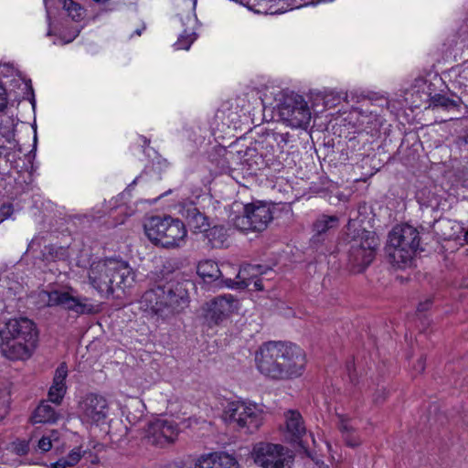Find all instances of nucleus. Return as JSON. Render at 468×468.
<instances>
[{
    "instance_id": "19",
    "label": "nucleus",
    "mask_w": 468,
    "mask_h": 468,
    "mask_svg": "<svg viewBox=\"0 0 468 468\" xmlns=\"http://www.w3.org/2000/svg\"><path fill=\"white\" fill-rule=\"evenodd\" d=\"M286 432L291 442L297 444L304 452L307 451V445L303 440L306 434V429L302 415L297 410H288L285 413Z\"/></svg>"
},
{
    "instance_id": "46",
    "label": "nucleus",
    "mask_w": 468,
    "mask_h": 468,
    "mask_svg": "<svg viewBox=\"0 0 468 468\" xmlns=\"http://www.w3.org/2000/svg\"><path fill=\"white\" fill-rule=\"evenodd\" d=\"M4 220H5V218H3L2 217H0V224H1Z\"/></svg>"
},
{
    "instance_id": "26",
    "label": "nucleus",
    "mask_w": 468,
    "mask_h": 468,
    "mask_svg": "<svg viewBox=\"0 0 468 468\" xmlns=\"http://www.w3.org/2000/svg\"><path fill=\"white\" fill-rule=\"evenodd\" d=\"M220 468H241L236 458L226 452H212Z\"/></svg>"
},
{
    "instance_id": "3",
    "label": "nucleus",
    "mask_w": 468,
    "mask_h": 468,
    "mask_svg": "<svg viewBox=\"0 0 468 468\" xmlns=\"http://www.w3.org/2000/svg\"><path fill=\"white\" fill-rule=\"evenodd\" d=\"M37 341V330L28 318L10 319L0 329L2 354L12 360L26 359L31 356Z\"/></svg>"
},
{
    "instance_id": "1",
    "label": "nucleus",
    "mask_w": 468,
    "mask_h": 468,
    "mask_svg": "<svg viewBox=\"0 0 468 468\" xmlns=\"http://www.w3.org/2000/svg\"><path fill=\"white\" fill-rule=\"evenodd\" d=\"M255 363L266 378L285 381L303 375L306 358L303 350L292 343L269 341L256 351Z\"/></svg>"
},
{
    "instance_id": "2",
    "label": "nucleus",
    "mask_w": 468,
    "mask_h": 468,
    "mask_svg": "<svg viewBox=\"0 0 468 468\" xmlns=\"http://www.w3.org/2000/svg\"><path fill=\"white\" fill-rule=\"evenodd\" d=\"M154 283L142 297L141 303L162 320L182 312L188 303V292L182 282L154 273Z\"/></svg>"
},
{
    "instance_id": "27",
    "label": "nucleus",
    "mask_w": 468,
    "mask_h": 468,
    "mask_svg": "<svg viewBox=\"0 0 468 468\" xmlns=\"http://www.w3.org/2000/svg\"><path fill=\"white\" fill-rule=\"evenodd\" d=\"M63 8L67 11L68 15L74 21H79L82 17V8L81 6L74 2L73 0H60Z\"/></svg>"
},
{
    "instance_id": "38",
    "label": "nucleus",
    "mask_w": 468,
    "mask_h": 468,
    "mask_svg": "<svg viewBox=\"0 0 468 468\" xmlns=\"http://www.w3.org/2000/svg\"><path fill=\"white\" fill-rule=\"evenodd\" d=\"M16 451L19 455H26L29 451V445L27 441H21L16 446Z\"/></svg>"
},
{
    "instance_id": "4",
    "label": "nucleus",
    "mask_w": 468,
    "mask_h": 468,
    "mask_svg": "<svg viewBox=\"0 0 468 468\" xmlns=\"http://www.w3.org/2000/svg\"><path fill=\"white\" fill-rule=\"evenodd\" d=\"M346 240L349 243L347 265L354 273L363 272L375 260L379 247L376 232L367 230L361 224L350 219L346 225Z\"/></svg>"
},
{
    "instance_id": "29",
    "label": "nucleus",
    "mask_w": 468,
    "mask_h": 468,
    "mask_svg": "<svg viewBox=\"0 0 468 468\" xmlns=\"http://www.w3.org/2000/svg\"><path fill=\"white\" fill-rule=\"evenodd\" d=\"M194 468H220L218 467L216 459L212 452L202 454L199 456L195 463Z\"/></svg>"
},
{
    "instance_id": "39",
    "label": "nucleus",
    "mask_w": 468,
    "mask_h": 468,
    "mask_svg": "<svg viewBox=\"0 0 468 468\" xmlns=\"http://www.w3.org/2000/svg\"><path fill=\"white\" fill-rule=\"evenodd\" d=\"M425 361L426 358L421 356L417 363L414 365L413 368L417 373H422L425 369Z\"/></svg>"
},
{
    "instance_id": "22",
    "label": "nucleus",
    "mask_w": 468,
    "mask_h": 468,
    "mask_svg": "<svg viewBox=\"0 0 468 468\" xmlns=\"http://www.w3.org/2000/svg\"><path fill=\"white\" fill-rule=\"evenodd\" d=\"M58 414L55 409L47 402H42L35 410L32 420L34 423H53L56 422Z\"/></svg>"
},
{
    "instance_id": "13",
    "label": "nucleus",
    "mask_w": 468,
    "mask_h": 468,
    "mask_svg": "<svg viewBox=\"0 0 468 468\" xmlns=\"http://www.w3.org/2000/svg\"><path fill=\"white\" fill-rule=\"evenodd\" d=\"M279 115L288 125L301 128L309 123L311 112L301 95L292 94L284 97L278 106Z\"/></svg>"
},
{
    "instance_id": "7",
    "label": "nucleus",
    "mask_w": 468,
    "mask_h": 468,
    "mask_svg": "<svg viewBox=\"0 0 468 468\" xmlns=\"http://www.w3.org/2000/svg\"><path fill=\"white\" fill-rule=\"evenodd\" d=\"M144 233L155 245L165 249H175L185 243L186 229L185 224L171 217H152L144 225Z\"/></svg>"
},
{
    "instance_id": "31",
    "label": "nucleus",
    "mask_w": 468,
    "mask_h": 468,
    "mask_svg": "<svg viewBox=\"0 0 468 468\" xmlns=\"http://www.w3.org/2000/svg\"><path fill=\"white\" fill-rule=\"evenodd\" d=\"M66 386H54L52 385L48 391V399L51 402L60 404L62 399L66 394Z\"/></svg>"
},
{
    "instance_id": "34",
    "label": "nucleus",
    "mask_w": 468,
    "mask_h": 468,
    "mask_svg": "<svg viewBox=\"0 0 468 468\" xmlns=\"http://www.w3.org/2000/svg\"><path fill=\"white\" fill-rule=\"evenodd\" d=\"M14 213V207L11 203H5L0 207V217L9 218Z\"/></svg>"
},
{
    "instance_id": "44",
    "label": "nucleus",
    "mask_w": 468,
    "mask_h": 468,
    "mask_svg": "<svg viewBox=\"0 0 468 468\" xmlns=\"http://www.w3.org/2000/svg\"><path fill=\"white\" fill-rule=\"evenodd\" d=\"M237 1L246 6H249V5H250V0H237Z\"/></svg>"
},
{
    "instance_id": "33",
    "label": "nucleus",
    "mask_w": 468,
    "mask_h": 468,
    "mask_svg": "<svg viewBox=\"0 0 468 468\" xmlns=\"http://www.w3.org/2000/svg\"><path fill=\"white\" fill-rule=\"evenodd\" d=\"M43 257L46 261H55L58 258V250L53 246H46L43 250Z\"/></svg>"
},
{
    "instance_id": "6",
    "label": "nucleus",
    "mask_w": 468,
    "mask_h": 468,
    "mask_svg": "<svg viewBox=\"0 0 468 468\" xmlns=\"http://www.w3.org/2000/svg\"><path fill=\"white\" fill-rule=\"evenodd\" d=\"M420 237L416 228L404 224L396 226L388 235L387 253L389 261L399 269L410 266L420 248Z\"/></svg>"
},
{
    "instance_id": "16",
    "label": "nucleus",
    "mask_w": 468,
    "mask_h": 468,
    "mask_svg": "<svg viewBox=\"0 0 468 468\" xmlns=\"http://www.w3.org/2000/svg\"><path fill=\"white\" fill-rule=\"evenodd\" d=\"M178 434V424L175 420L156 419L148 424L145 438L148 443L164 448L173 444Z\"/></svg>"
},
{
    "instance_id": "42",
    "label": "nucleus",
    "mask_w": 468,
    "mask_h": 468,
    "mask_svg": "<svg viewBox=\"0 0 468 468\" xmlns=\"http://www.w3.org/2000/svg\"><path fill=\"white\" fill-rule=\"evenodd\" d=\"M254 287H255V289H256V290H258V291H262V290H263V284H262L261 280H259V279H258V280H256V281L254 282Z\"/></svg>"
},
{
    "instance_id": "15",
    "label": "nucleus",
    "mask_w": 468,
    "mask_h": 468,
    "mask_svg": "<svg viewBox=\"0 0 468 468\" xmlns=\"http://www.w3.org/2000/svg\"><path fill=\"white\" fill-rule=\"evenodd\" d=\"M239 310V301L232 294L218 295L207 303L205 320L212 327L219 325Z\"/></svg>"
},
{
    "instance_id": "17",
    "label": "nucleus",
    "mask_w": 468,
    "mask_h": 468,
    "mask_svg": "<svg viewBox=\"0 0 468 468\" xmlns=\"http://www.w3.org/2000/svg\"><path fill=\"white\" fill-rule=\"evenodd\" d=\"M339 221L336 215L322 214L318 216L312 226L314 235L310 239L311 246L318 250L327 239L329 231L338 227Z\"/></svg>"
},
{
    "instance_id": "45",
    "label": "nucleus",
    "mask_w": 468,
    "mask_h": 468,
    "mask_svg": "<svg viewBox=\"0 0 468 468\" xmlns=\"http://www.w3.org/2000/svg\"><path fill=\"white\" fill-rule=\"evenodd\" d=\"M144 28H145V27L144 26L142 29H137V30H135V32H134V33H135L136 35L140 36V35H141V33H142V30H144Z\"/></svg>"
},
{
    "instance_id": "10",
    "label": "nucleus",
    "mask_w": 468,
    "mask_h": 468,
    "mask_svg": "<svg viewBox=\"0 0 468 468\" xmlns=\"http://www.w3.org/2000/svg\"><path fill=\"white\" fill-rule=\"evenodd\" d=\"M273 219V206L263 201L246 204L243 213L233 218V225L241 231H262Z\"/></svg>"
},
{
    "instance_id": "30",
    "label": "nucleus",
    "mask_w": 468,
    "mask_h": 468,
    "mask_svg": "<svg viewBox=\"0 0 468 468\" xmlns=\"http://www.w3.org/2000/svg\"><path fill=\"white\" fill-rule=\"evenodd\" d=\"M196 38L197 35L195 33H187L186 31H184V33L179 36L177 41L175 43V47L176 49L187 50L192 43L196 40Z\"/></svg>"
},
{
    "instance_id": "48",
    "label": "nucleus",
    "mask_w": 468,
    "mask_h": 468,
    "mask_svg": "<svg viewBox=\"0 0 468 468\" xmlns=\"http://www.w3.org/2000/svg\"><path fill=\"white\" fill-rule=\"evenodd\" d=\"M227 169H229V171L232 170V168L230 167V165H228Z\"/></svg>"
},
{
    "instance_id": "8",
    "label": "nucleus",
    "mask_w": 468,
    "mask_h": 468,
    "mask_svg": "<svg viewBox=\"0 0 468 468\" xmlns=\"http://www.w3.org/2000/svg\"><path fill=\"white\" fill-rule=\"evenodd\" d=\"M222 418L234 429L245 433H253L262 425L264 411L256 403L236 400L228 402Z\"/></svg>"
},
{
    "instance_id": "20",
    "label": "nucleus",
    "mask_w": 468,
    "mask_h": 468,
    "mask_svg": "<svg viewBox=\"0 0 468 468\" xmlns=\"http://www.w3.org/2000/svg\"><path fill=\"white\" fill-rule=\"evenodd\" d=\"M270 140H271V137L267 133L262 141L256 143L258 147L254 149L249 148L246 151V155L252 156L253 154L251 152H257L260 155L259 158L261 160V165H264L266 166L272 165L280 158L281 154L278 149H276L275 144H271ZM255 164L257 165H260L258 161H255Z\"/></svg>"
},
{
    "instance_id": "28",
    "label": "nucleus",
    "mask_w": 468,
    "mask_h": 468,
    "mask_svg": "<svg viewBox=\"0 0 468 468\" xmlns=\"http://www.w3.org/2000/svg\"><path fill=\"white\" fill-rule=\"evenodd\" d=\"M269 135L271 137V140L270 142L271 144H274L276 146V149H278L279 153L281 154L284 152V147L289 142L290 133H277V132H271L268 133Z\"/></svg>"
},
{
    "instance_id": "12",
    "label": "nucleus",
    "mask_w": 468,
    "mask_h": 468,
    "mask_svg": "<svg viewBox=\"0 0 468 468\" xmlns=\"http://www.w3.org/2000/svg\"><path fill=\"white\" fill-rule=\"evenodd\" d=\"M254 462L262 468H291L292 456L280 444L260 442L253 448Z\"/></svg>"
},
{
    "instance_id": "40",
    "label": "nucleus",
    "mask_w": 468,
    "mask_h": 468,
    "mask_svg": "<svg viewBox=\"0 0 468 468\" xmlns=\"http://www.w3.org/2000/svg\"><path fill=\"white\" fill-rule=\"evenodd\" d=\"M386 394H387V392L384 388L381 391L378 390L374 396V402L375 403L383 402L385 400Z\"/></svg>"
},
{
    "instance_id": "25",
    "label": "nucleus",
    "mask_w": 468,
    "mask_h": 468,
    "mask_svg": "<svg viewBox=\"0 0 468 468\" xmlns=\"http://www.w3.org/2000/svg\"><path fill=\"white\" fill-rule=\"evenodd\" d=\"M81 459L80 450L73 449L66 457L58 459L56 463L50 464V468H67L77 464Z\"/></svg>"
},
{
    "instance_id": "37",
    "label": "nucleus",
    "mask_w": 468,
    "mask_h": 468,
    "mask_svg": "<svg viewBox=\"0 0 468 468\" xmlns=\"http://www.w3.org/2000/svg\"><path fill=\"white\" fill-rule=\"evenodd\" d=\"M38 448L43 451V452H48L51 449L52 447V442H51V440L48 437H42L39 441H38V444H37Z\"/></svg>"
},
{
    "instance_id": "14",
    "label": "nucleus",
    "mask_w": 468,
    "mask_h": 468,
    "mask_svg": "<svg viewBox=\"0 0 468 468\" xmlns=\"http://www.w3.org/2000/svg\"><path fill=\"white\" fill-rule=\"evenodd\" d=\"M110 406L107 399L95 393H89L79 402V414L85 423L101 425L107 422Z\"/></svg>"
},
{
    "instance_id": "21",
    "label": "nucleus",
    "mask_w": 468,
    "mask_h": 468,
    "mask_svg": "<svg viewBox=\"0 0 468 468\" xmlns=\"http://www.w3.org/2000/svg\"><path fill=\"white\" fill-rule=\"evenodd\" d=\"M337 428L346 446L356 448L361 445L362 441L355 427L351 425V419L345 414H336Z\"/></svg>"
},
{
    "instance_id": "41",
    "label": "nucleus",
    "mask_w": 468,
    "mask_h": 468,
    "mask_svg": "<svg viewBox=\"0 0 468 468\" xmlns=\"http://www.w3.org/2000/svg\"><path fill=\"white\" fill-rule=\"evenodd\" d=\"M431 300L428 299L423 303H420L417 310H418V312H424V311L428 310L431 307Z\"/></svg>"
},
{
    "instance_id": "32",
    "label": "nucleus",
    "mask_w": 468,
    "mask_h": 468,
    "mask_svg": "<svg viewBox=\"0 0 468 468\" xmlns=\"http://www.w3.org/2000/svg\"><path fill=\"white\" fill-rule=\"evenodd\" d=\"M68 376V367L66 363H61L56 369L53 384L54 386H66L65 380Z\"/></svg>"
},
{
    "instance_id": "49",
    "label": "nucleus",
    "mask_w": 468,
    "mask_h": 468,
    "mask_svg": "<svg viewBox=\"0 0 468 468\" xmlns=\"http://www.w3.org/2000/svg\"><path fill=\"white\" fill-rule=\"evenodd\" d=\"M135 183H136V180L133 181V183L130 185V186L134 185Z\"/></svg>"
},
{
    "instance_id": "36",
    "label": "nucleus",
    "mask_w": 468,
    "mask_h": 468,
    "mask_svg": "<svg viewBox=\"0 0 468 468\" xmlns=\"http://www.w3.org/2000/svg\"><path fill=\"white\" fill-rule=\"evenodd\" d=\"M9 406L5 396H0V420H2L8 413Z\"/></svg>"
},
{
    "instance_id": "47",
    "label": "nucleus",
    "mask_w": 468,
    "mask_h": 468,
    "mask_svg": "<svg viewBox=\"0 0 468 468\" xmlns=\"http://www.w3.org/2000/svg\"><path fill=\"white\" fill-rule=\"evenodd\" d=\"M4 220H5V218H3L2 217H0V224H1Z\"/></svg>"
},
{
    "instance_id": "9",
    "label": "nucleus",
    "mask_w": 468,
    "mask_h": 468,
    "mask_svg": "<svg viewBox=\"0 0 468 468\" xmlns=\"http://www.w3.org/2000/svg\"><path fill=\"white\" fill-rule=\"evenodd\" d=\"M230 266L222 264L220 267L217 262L211 260H205L197 265V274L206 282H212L214 281L221 280L222 283L229 288L232 289H245L250 285L249 278L245 276L246 273H250V271L260 269V265H247L239 269L235 278L227 277L226 271Z\"/></svg>"
},
{
    "instance_id": "35",
    "label": "nucleus",
    "mask_w": 468,
    "mask_h": 468,
    "mask_svg": "<svg viewBox=\"0 0 468 468\" xmlns=\"http://www.w3.org/2000/svg\"><path fill=\"white\" fill-rule=\"evenodd\" d=\"M7 103L8 100L6 90L0 82V112H3L6 108Z\"/></svg>"
},
{
    "instance_id": "23",
    "label": "nucleus",
    "mask_w": 468,
    "mask_h": 468,
    "mask_svg": "<svg viewBox=\"0 0 468 468\" xmlns=\"http://www.w3.org/2000/svg\"><path fill=\"white\" fill-rule=\"evenodd\" d=\"M203 233L213 248L223 246L228 237L226 228L223 225H214L213 227L209 226Z\"/></svg>"
},
{
    "instance_id": "5",
    "label": "nucleus",
    "mask_w": 468,
    "mask_h": 468,
    "mask_svg": "<svg viewBox=\"0 0 468 468\" xmlns=\"http://www.w3.org/2000/svg\"><path fill=\"white\" fill-rule=\"evenodd\" d=\"M89 282L101 294L110 295L115 288L132 286L134 272L127 262L106 259L93 262L89 270Z\"/></svg>"
},
{
    "instance_id": "43",
    "label": "nucleus",
    "mask_w": 468,
    "mask_h": 468,
    "mask_svg": "<svg viewBox=\"0 0 468 468\" xmlns=\"http://www.w3.org/2000/svg\"><path fill=\"white\" fill-rule=\"evenodd\" d=\"M225 159L229 164L230 160L235 159V154L233 153H229V154H227Z\"/></svg>"
},
{
    "instance_id": "24",
    "label": "nucleus",
    "mask_w": 468,
    "mask_h": 468,
    "mask_svg": "<svg viewBox=\"0 0 468 468\" xmlns=\"http://www.w3.org/2000/svg\"><path fill=\"white\" fill-rule=\"evenodd\" d=\"M461 99L453 100L446 97L445 95L436 93L430 98V106L436 108L441 107L445 110L454 109L459 107Z\"/></svg>"
},
{
    "instance_id": "18",
    "label": "nucleus",
    "mask_w": 468,
    "mask_h": 468,
    "mask_svg": "<svg viewBox=\"0 0 468 468\" xmlns=\"http://www.w3.org/2000/svg\"><path fill=\"white\" fill-rule=\"evenodd\" d=\"M179 212L195 233H203L209 227L208 218L199 210L193 201L182 202Z\"/></svg>"
},
{
    "instance_id": "11",
    "label": "nucleus",
    "mask_w": 468,
    "mask_h": 468,
    "mask_svg": "<svg viewBox=\"0 0 468 468\" xmlns=\"http://www.w3.org/2000/svg\"><path fill=\"white\" fill-rule=\"evenodd\" d=\"M87 300L74 297L69 292L59 290L41 291L38 293V302L42 307H62L77 314L95 313L94 306L87 303Z\"/></svg>"
}]
</instances>
